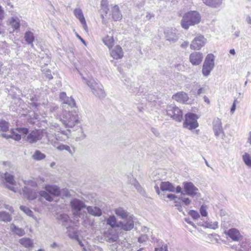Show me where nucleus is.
<instances>
[{
	"label": "nucleus",
	"instance_id": "f257e3e1",
	"mask_svg": "<svg viewBox=\"0 0 251 251\" xmlns=\"http://www.w3.org/2000/svg\"><path fill=\"white\" fill-rule=\"evenodd\" d=\"M201 16L196 11H190L182 17L181 20V25L185 29H188L190 26H193L199 24L201 22Z\"/></svg>",
	"mask_w": 251,
	"mask_h": 251
},
{
	"label": "nucleus",
	"instance_id": "f03ea898",
	"mask_svg": "<svg viewBox=\"0 0 251 251\" xmlns=\"http://www.w3.org/2000/svg\"><path fill=\"white\" fill-rule=\"evenodd\" d=\"M57 119H59L62 124L69 128H73L79 123V117L75 111L68 112L65 110L63 112L62 116H57Z\"/></svg>",
	"mask_w": 251,
	"mask_h": 251
},
{
	"label": "nucleus",
	"instance_id": "7ed1b4c3",
	"mask_svg": "<svg viewBox=\"0 0 251 251\" xmlns=\"http://www.w3.org/2000/svg\"><path fill=\"white\" fill-rule=\"evenodd\" d=\"M85 82L90 88L92 93L97 97L100 98H103L105 96V93L103 90L102 85L96 82L93 79L86 80L84 78Z\"/></svg>",
	"mask_w": 251,
	"mask_h": 251
},
{
	"label": "nucleus",
	"instance_id": "20e7f679",
	"mask_svg": "<svg viewBox=\"0 0 251 251\" xmlns=\"http://www.w3.org/2000/svg\"><path fill=\"white\" fill-rule=\"evenodd\" d=\"M198 118L197 115L195 114L192 113L186 114L183 124V127L189 130L196 128L199 126V124L197 122Z\"/></svg>",
	"mask_w": 251,
	"mask_h": 251
},
{
	"label": "nucleus",
	"instance_id": "39448f33",
	"mask_svg": "<svg viewBox=\"0 0 251 251\" xmlns=\"http://www.w3.org/2000/svg\"><path fill=\"white\" fill-rule=\"evenodd\" d=\"M166 111L167 115L176 122H180L182 120V111L175 105H167Z\"/></svg>",
	"mask_w": 251,
	"mask_h": 251
},
{
	"label": "nucleus",
	"instance_id": "423d86ee",
	"mask_svg": "<svg viewBox=\"0 0 251 251\" xmlns=\"http://www.w3.org/2000/svg\"><path fill=\"white\" fill-rule=\"evenodd\" d=\"M214 56L213 54H208L204 60L202 66V73L203 75L208 76L214 67Z\"/></svg>",
	"mask_w": 251,
	"mask_h": 251
},
{
	"label": "nucleus",
	"instance_id": "0eeeda50",
	"mask_svg": "<svg viewBox=\"0 0 251 251\" xmlns=\"http://www.w3.org/2000/svg\"><path fill=\"white\" fill-rule=\"evenodd\" d=\"M184 190L185 194L193 198H199L200 193L198 192V189L191 182H184L183 183Z\"/></svg>",
	"mask_w": 251,
	"mask_h": 251
},
{
	"label": "nucleus",
	"instance_id": "6e6552de",
	"mask_svg": "<svg viewBox=\"0 0 251 251\" xmlns=\"http://www.w3.org/2000/svg\"><path fill=\"white\" fill-rule=\"evenodd\" d=\"M0 180L4 183H6L11 185L12 186L6 185V187L10 190L15 192H16V190L14 187L16 184V181L13 175L7 172L5 173H0Z\"/></svg>",
	"mask_w": 251,
	"mask_h": 251
},
{
	"label": "nucleus",
	"instance_id": "1a4fd4ad",
	"mask_svg": "<svg viewBox=\"0 0 251 251\" xmlns=\"http://www.w3.org/2000/svg\"><path fill=\"white\" fill-rule=\"evenodd\" d=\"M122 221L118 222V228L124 231L131 230L134 227L133 216L122 219Z\"/></svg>",
	"mask_w": 251,
	"mask_h": 251
},
{
	"label": "nucleus",
	"instance_id": "9d476101",
	"mask_svg": "<svg viewBox=\"0 0 251 251\" xmlns=\"http://www.w3.org/2000/svg\"><path fill=\"white\" fill-rule=\"evenodd\" d=\"M206 42V39L203 35H198L192 41L190 48L194 50H199L205 45Z\"/></svg>",
	"mask_w": 251,
	"mask_h": 251
},
{
	"label": "nucleus",
	"instance_id": "9b49d317",
	"mask_svg": "<svg viewBox=\"0 0 251 251\" xmlns=\"http://www.w3.org/2000/svg\"><path fill=\"white\" fill-rule=\"evenodd\" d=\"M51 126L55 128V130H59L58 133L56 135L57 140L63 141H65L69 138L70 134V130H62L58 128V125L56 123H52Z\"/></svg>",
	"mask_w": 251,
	"mask_h": 251
},
{
	"label": "nucleus",
	"instance_id": "f8f14e48",
	"mask_svg": "<svg viewBox=\"0 0 251 251\" xmlns=\"http://www.w3.org/2000/svg\"><path fill=\"white\" fill-rule=\"evenodd\" d=\"M43 133L40 130L31 131L27 136V140L30 143H34L40 140L43 137Z\"/></svg>",
	"mask_w": 251,
	"mask_h": 251
},
{
	"label": "nucleus",
	"instance_id": "ddd939ff",
	"mask_svg": "<svg viewBox=\"0 0 251 251\" xmlns=\"http://www.w3.org/2000/svg\"><path fill=\"white\" fill-rule=\"evenodd\" d=\"M165 39L170 42H176L178 39V34L175 29L168 28L164 31Z\"/></svg>",
	"mask_w": 251,
	"mask_h": 251
},
{
	"label": "nucleus",
	"instance_id": "4468645a",
	"mask_svg": "<svg viewBox=\"0 0 251 251\" xmlns=\"http://www.w3.org/2000/svg\"><path fill=\"white\" fill-rule=\"evenodd\" d=\"M203 56L200 52H194L189 56L190 62L193 65H199L202 62Z\"/></svg>",
	"mask_w": 251,
	"mask_h": 251
},
{
	"label": "nucleus",
	"instance_id": "2eb2a0df",
	"mask_svg": "<svg viewBox=\"0 0 251 251\" xmlns=\"http://www.w3.org/2000/svg\"><path fill=\"white\" fill-rule=\"evenodd\" d=\"M213 129L215 135L217 137H219L221 134L224 133L222 122L219 118H216L214 119L213 122Z\"/></svg>",
	"mask_w": 251,
	"mask_h": 251
},
{
	"label": "nucleus",
	"instance_id": "dca6fc26",
	"mask_svg": "<svg viewBox=\"0 0 251 251\" xmlns=\"http://www.w3.org/2000/svg\"><path fill=\"white\" fill-rule=\"evenodd\" d=\"M23 191L25 197L29 200H34L39 199V192L30 189L27 186H25L23 189Z\"/></svg>",
	"mask_w": 251,
	"mask_h": 251
},
{
	"label": "nucleus",
	"instance_id": "f3484780",
	"mask_svg": "<svg viewBox=\"0 0 251 251\" xmlns=\"http://www.w3.org/2000/svg\"><path fill=\"white\" fill-rule=\"evenodd\" d=\"M114 228L108 229L104 233V236L106 241L109 242H114L117 240L118 236Z\"/></svg>",
	"mask_w": 251,
	"mask_h": 251
},
{
	"label": "nucleus",
	"instance_id": "a211bd4d",
	"mask_svg": "<svg viewBox=\"0 0 251 251\" xmlns=\"http://www.w3.org/2000/svg\"><path fill=\"white\" fill-rule=\"evenodd\" d=\"M225 233L233 241H238L241 237L239 231L235 228H230Z\"/></svg>",
	"mask_w": 251,
	"mask_h": 251
},
{
	"label": "nucleus",
	"instance_id": "6ab92c4d",
	"mask_svg": "<svg viewBox=\"0 0 251 251\" xmlns=\"http://www.w3.org/2000/svg\"><path fill=\"white\" fill-rule=\"evenodd\" d=\"M74 13L75 17L79 20L84 29L86 31H87L88 27L81 9L80 8H76L74 10Z\"/></svg>",
	"mask_w": 251,
	"mask_h": 251
},
{
	"label": "nucleus",
	"instance_id": "aec40b11",
	"mask_svg": "<svg viewBox=\"0 0 251 251\" xmlns=\"http://www.w3.org/2000/svg\"><path fill=\"white\" fill-rule=\"evenodd\" d=\"M44 189L48 192L51 196L57 197L60 196L61 194L59 187L55 185H46Z\"/></svg>",
	"mask_w": 251,
	"mask_h": 251
},
{
	"label": "nucleus",
	"instance_id": "412c9836",
	"mask_svg": "<svg viewBox=\"0 0 251 251\" xmlns=\"http://www.w3.org/2000/svg\"><path fill=\"white\" fill-rule=\"evenodd\" d=\"M128 182L133 185L136 190L143 196L145 195V191L142 188L139 182L134 178L132 176L129 175L127 176Z\"/></svg>",
	"mask_w": 251,
	"mask_h": 251
},
{
	"label": "nucleus",
	"instance_id": "4be33fe9",
	"mask_svg": "<svg viewBox=\"0 0 251 251\" xmlns=\"http://www.w3.org/2000/svg\"><path fill=\"white\" fill-rule=\"evenodd\" d=\"M70 204L72 208L77 212L86 207L85 203L82 201L77 199H73L70 202Z\"/></svg>",
	"mask_w": 251,
	"mask_h": 251
},
{
	"label": "nucleus",
	"instance_id": "5701e85b",
	"mask_svg": "<svg viewBox=\"0 0 251 251\" xmlns=\"http://www.w3.org/2000/svg\"><path fill=\"white\" fill-rule=\"evenodd\" d=\"M173 99L181 103H186L189 100L188 95L184 92H179L172 96Z\"/></svg>",
	"mask_w": 251,
	"mask_h": 251
},
{
	"label": "nucleus",
	"instance_id": "b1692460",
	"mask_svg": "<svg viewBox=\"0 0 251 251\" xmlns=\"http://www.w3.org/2000/svg\"><path fill=\"white\" fill-rule=\"evenodd\" d=\"M113 34L114 31L113 30H110L109 31L108 34L102 39L103 42L109 49L112 48L114 44Z\"/></svg>",
	"mask_w": 251,
	"mask_h": 251
},
{
	"label": "nucleus",
	"instance_id": "393cba45",
	"mask_svg": "<svg viewBox=\"0 0 251 251\" xmlns=\"http://www.w3.org/2000/svg\"><path fill=\"white\" fill-rule=\"evenodd\" d=\"M111 56L115 59H119L123 56V51L122 48L117 45L112 49L110 52Z\"/></svg>",
	"mask_w": 251,
	"mask_h": 251
},
{
	"label": "nucleus",
	"instance_id": "a878e982",
	"mask_svg": "<svg viewBox=\"0 0 251 251\" xmlns=\"http://www.w3.org/2000/svg\"><path fill=\"white\" fill-rule=\"evenodd\" d=\"M57 219L66 228H68L71 226L72 222L68 215L66 214H60L57 216Z\"/></svg>",
	"mask_w": 251,
	"mask_h": 251
},
{
	"label": "nucleus",
	"instance_id": "bb28decb",
	"mask_svg": "<svg viewBox=\"0 0 251 251\" xmlns=\"http://www.w3.org/2000/svg\"><path fill=\"white\" fill-rule=\"evenodd\" d=\"M114 212L118 217L122 219H126L130 216L126 210L121 207L115 209Z\"/></svg>",
	"mask_w": 251,
	"mask_h": 251
},
{
	"label": "nucleus",
	"instance_id": "cd10ccee",
	"mask_svg": "<svg viewBox=\"0 0 251 251\" xmlns=\"http://www.w3.org/2000/svg\"><path fill=\"white\" fill-rule=\"evenodd\" d=\"M160 190L162 191H168L174 192L175 191V186L169 181L161 182L160 185Z\"/></svg>",
	"mask_w": 251,
	"mask_h": 251
},
{
	"label": "nucleus",
	"instance_id": "c85d7f7f",
	"mask_svg": "<svg viewBox=\"0 0 251 251\" xmlns=\"http://www.w3.org/2000/svg\"><path fill=\"white\" fill-rule=\"evenodd\" d=\"M10 229L13 234H16L19 236H24L25 234L24 229L16 226L14 224L10 225Z\"/></svg>",
	"mask_w": 251,
	"mask_h": 251
},
{
	"label": "nucleus",
	"instance_id": "c756f323",
	"mask_svg": "<svg viewBox=\"0 0 251 251\" xmlns=\"http://www.w3.org/2000/svg\"><path fill=\"white\" fill-rule=\"evenodd\" d=\"M106 223L111 227V228H118V222L116 217L111 215L106 219Z\"/></svg>",
	"mask_w": 251,
	"mask_h": 251
},
{
	"label": "nucleus",
	"instance_id": "7c9ffc66",
	"mask_svg": "<svg viewBox=\"0 0 251 251\" xmlns=\"http://www.w3.org/2000/svg\"><path fill=\"white\" fill-rule=\"evenodd\" d=\"M88 213L94 216H100L102 214L101 210L96 206H88L86 207Z\"/></svg>",
	"mask_w": 251,
	"mask_h": 251
},
{
	"label": "nucleus",
	"instance_id": "2f4dec72",
	"mask_svg": "<svg viewBox=\"0 0 251 251\" xmlns=\"http://www.w3.org/2000/svg\"><path fill=\"white\" fill-rule=\"evenodd\" d=\"M206 5L213 8H217L221 6L223 0H202Z\"/></svg>",
	"mask_w": 251,
	"mask_h": 251
},
{
	"label": "nucleus",
	"instance_id": "473e14b6",
	"mask_svg": "<svg viewBox=\"0 0 251 251\" xmlns=\"http://www.w3.org/2000/svg\"><path fill=\"white\" fill-rule=\"evenodd\" d=\"M42 198H44L46 201L50 202L52 201L53 200L52 196H51L46 190L40 191L39 192V199H38V201H41Z\"/></svg>",
	"mask_w": 251,
	"mask_h": 251
},
{
	"label": "nucleus",
	"instance_id": "72a5a7b5",
	"mask_svg": "<svg viewBox=\"0 0 251 251\" xmlns=\"http://www.w3.org/2000/svg\"><path fill=\"white\" fill-rule=\"evenodd\" d=\"M112 18L114 21H118L122 19V15L120 12L118 5H114L111 10Z\"/></svg>",
	"mask_w": 251,
	"mask_h": 251
},
{
	"label": "nucleus",
	"instance_id": "f704fd0d",
	"mask_svg": "<svg viewBox=\"0 0 251 251\" xmlns=\"http://www.w3.org/2000/svg\"><path fill=\"white\" fill-rule=\"evenodd\" d=\"M19 243L26 248H31L33 247V241L29 238H23L19 240Z\"/></svg>",
	"mask_w": 251,
	"mask_h": 251
},
{
	"label": "nucleus",
	"instance_id": "c9c22d12",
	"mask_svg": "<svg viewBox=\"0 0 251 251\" xmlns=\"http://www.w3.org/2000/svg\"><path fill=\"white\" fill-rule=\"evenodd\" d=\"M191 92L193 95L195 96H199L201 94L205 93V86H201L200 85H197L195 86L194 88L191 90Z\"/></svg>",
	"mask_w": 251,
	"mask_h": 251
},
{
	"label": "nucleus",
	"instance_id": "e433bc0d",
	"mask_svg": "<svg viewBox=\"0 0 251 251\" xmlns=\"http://www.w3.org/2000/svg\"><path fill=\"white\" fill-rule=\"evenodd\" d=\"M45 181V179L43 177H40L37 179V182L32 180H28L25 182V184L26 185V186H32L35 187L37 186V183L40 184Z\"/></svg>",
	"mask_w": 251,
	"mask_h": 251
},
{
	"label": "nucleus",
	"instance_id": "4c0bfd02",
	"mask_svg": "<svg viewBox=\"0 0 251 251\" xmlns=\"http://www.w3.org/2000/svg\"><path fill=\"white\" fill-rule=\"evenodd\" d=\"M9 24L14 30H17L20 27V19L17 17H12L9 20Z\"/></svg>",
	"mask_w": 251,
	"mask_h": 251
},
{
	"label": "nucleus",
	"instance_id": "58836bf2",
	"mask_svg": "<svg viewBox=\"0 0 251 251\" xmlns=\"http://www.w3.org/2000/svg\"><path fill=\"white\" fill-rule=\"evenodd\" d=\"M25 39L27 44H31L32 46H33L32 43L34 40V36L32 32L26 31L25 34Z\"/></svg>",
	"mask_w": 251,
	"mask_h": 251
},
{
	"label": "nucleus",
	"instance_id": "ea45409f",
	"mask_svg": "<svg viewBox=\"0 0 251 251\" xmlns=\"http://www.w3.org/2000/svg\"><path fill=\"white\" fill-rule=\"evenodd\" d=\"M12 217L8 213L4 211L0 212V221L8 222L11 221Z\"/></svg>",
	"mask_w": 251,
	"mask_h": 251
},
{
	"label": "nucleus",
	"instance_id": "a19ab883",
	"mask_svg": "<svg viewBox=\"0 0 251 251\" xmlns=\"http://www.w3.org/2000/svg\"><path fill=\"white\" fill-rule=\"evenodd\" d=\"M63 107L65 106V105H68L71 107H74L75 106V102L74 99L72 97H68L64 101H63Z\"/></svg>",
	"mask_w": 251,
	"mask_h": 251
},
{
	"label": "nucleus",
	"instance_id": "79ce46f5",
	"mask_svg": "<svg viewBox=\"0 0 251 251\" xmlns=\"http://www.w3.org/2000/svg\"><path fill=\"white\" fill-rule=\"evenodd\" d=\"M32 157L34 160H41L44 159L46 157V155L45 154L42 153L40 151L37 150L32 155Z\"/></svg>",
	"mask_w": 251,
	"mask_h": 251
},
{
	"label": "nucleus",
	"instance_id": "37998d69",
	"mask_svg": "<svg viewBox=\"0 0 251 251\" xmlns=\"http://www.w3.org/2000/svg\"><path fill=\"white\" fill-rule=\"evenodd\" d=\"M20 209L24 212L27 215L32 217L35 221H37V218L33 215V212L28 207L25 206H21Z\"/></svg>",
	"mask_w": 251,
	"mask_h": 251
},
{
	"label": "nucleus",
	"instance_id": "c03bdc74",
	"mask_svg": "<svg viewBox=\"0 0 251 251\" xmlns=\"http://www.w3.org/2000/svg\"><path fill=\"white\" fill-rule=\"evenodd\" d=\"M9 124L3 119H0V130L3 132H6L9 129Z\"/></svg>",
	"mask_w": 251,
	"mask_h": 251
},
{
	"label": "nucleus",
	"instance_id": "a18cd8bd",
	"mask_svg": "<svg viewBox=\"0 0 251 251\" xmlns=\"http://www.w3.org/2000/svg\"><path fill=\"white\" fill-rule=\"evenodd\" d=\"M240 251H251V241L242 243Z\"/></svg>",
	"mask_w": 251,
	"mask_h": 251
},
{
	"label": "nucleus",
	"instance_id": "49530a36",
	"mask_svg": "<svg viewBox=\"0 0 251 251\" xmlns=\"http://www.w3.org/2000/svg\"><path fill=\"white\" fill-rule=\"evenodd\" d=\"M245 164L249 167L251 168V157L249 153H245L242 156Z\"/></svg>",
	"mask_w": 251,
	"mask_h": 251
},
{
	"label": "nucleus",
	"instance_id": "de8ad7c7",
	"mask_svg": "<svg viewBox=\"0 0 251 251\" xmlns=\"http://www.w3.org/2000/svg\"><path fill=\"white\" fill-rule=\"evenodd\" d=\"M178 202H177V204L180 203V202H181V203L183 204H184L185 205H188L190 203L191 200L188 198H186L185 197L182 196L180 198H178Z\"/></svg>",
	"mask_w": 251,
	"mask_h": 251
},
{
	"label": "nucleus",
	"instance_id": "09e8293b",
	"mask_svg": "<svg viewBox=\"0 0 251 251\" xmlns=\"http://www.w3.org/2000/svg\"><path fill=\"white\" fill-rule=\"evenodd\" d=\"M206 226L209 228L216 229L219 227L218 223L217 221L208 222L206 223Z\"/></svg>",
	"mask_w": 251,
	"mask_h": 251
},
{
	"label": "nucleus",
	"instance_id": "8fccbe9b",
	"mask_svg": "<svg viewBox=\"0 0 251 251\" xmlns=\"http://www.w3.org/2000/svg\"><path fill=\"white\" fill-rule=\"evenodd\" d=\"M11 137L12 138L14 139L16 141H19L21 139V134L18 132L16 129H12L11 131Z\"/></svg>",
	"mask_w": 251,
	"mask_h": 251
},
{
	"label": "nucleus",
	"instance_id": "3c124183",
	"mask_svg": "<svg viewBox=\"0 0 251 251\" xmlns=\"http://www.w3.org/2000/svg\"><path fill=\"white\" fill-rule=\"evenodd\" d=\"M78 132L80 133V135H78L77 136H76V141H81L85 138L86 136L84 133V132L81 127L79 128V131Z\"/></svg>",
	"mask_w": 251,
	"mask_h": 251
},
{
	"label": "nucleus",
	"instance_id": "603ef678",
	"mask_svg": "<svg viewBox=\"0 0 251 251\" xmlns=\"http://www.w3.org/2000/svg\"><path fill=\"white\" fill-rule=\"evenodd\" d=\"M200 211L202 216L206 217L207 216V206L206 205H201Z\"/></svg>",
	"mask_w": 251,
	"mask_h": 251
},
{
	"label": "nucleus",
	"instance_id": "864d4df0",
	"mask_svg": "<svg viewBox=\"0 0 251 251\" xmlns=\"http://www.w3.org/2000/svg\"><path fill=\"white\" fill-rule=\"evenodd\" d=\"M167 198H169V199H170L171 200H174L175 201V202L176 203V206H179V204H177V202H178V198L175 195L172 194H168L167 195Z\"/></svg>",
	"mask_w": 251,
	"mask_h": 251
},
{
	"label": "nucleus",
	"instance_id": "5fc2aeb1",
	"mask_svg": "<svg viewBox=\"0 0 251 251\" xmlns=\"http://www.w3.org/2000/svg\"><path fill=\"white\" fill-rule=\"evenodd\" d=\"M189 214L194 219H198L200 218V215L199 213L194 210H191L189 212Z\"/></svg>",
	"mask_w": 251,
	"mask_h": 251
},
{
	"label": "nucleus",
	"instance_id": "6e6d98bb",
	"mask_svg": "<svg viewBox=\"0 0 251 251\" xmlns=\"http://www.w3.org/2000/svg\"><path fill=\"white\" fill-rule=\"evenodd\" d=\"M16 130L21 135H26L28 132V129L27 128H17Z\"/></svg>",
	"mask_w": 251,
	"mask_h": 251
},
{
	"label": "nucleus",
	"instance_id": "4d7b16f0",
	"mask_svg": "<svg viewBox=\"0 0 251 251\" xmlns=\"http://www.w3.org/2000/svg\"><path fill=\"white\" fill-rule=\"evenodd\" d=\"M168 251V247L166 244L163 245L160 248H155V251Z\"/></svg>",
	"mask_w": 251,
	"mask_h": 251
},
{
	"label": "nucleus",
	"instance_id": "13d9d810",
	"mask_svg": "<svg viewBox=\"0 0 251 251\" xmlns=\"http://www.w3.org/2000/svg\"><path fill=\"white\" fill-rule=\"evenodd\" d=\"M148 240V237L147 235L146 234L142 235L139 238H138V242L140 243H143L144 242H145Z\"/></svg>",
	"mask_w": 251,
	"mask_h": 251
},
{
	"label": "nucleus",
	"instance_id": "bf43d9fd",
	"mask_svg": "<svg viewBox=\"0 0 251 251\" xmlns=\"http://www.w3.org/2000/svg\"><path fill=\"white\" fill-rule=\"evenodd\" d=\"M5 12L3 8L0 5V20L2 21L4 19Z\"/></svg>",
	"mask_w": 251,
	"mask_h": 251
},
{
	"label": "nucleus",
	"instance_id": "052dcab7",
	"mask_svg": "<svg viewBox=\"0 0 251 251\" xmlns=\"http://www.w3.org/2000/svg\"><path fill=\"white\" fill-rule=\"evenodd\" d=\"M151 131L155 136L158 137L159 136L160 133H159V131L156 128H154V127H151Z\"/></svg>",
	"mask_w": 251,
	"mask_h": 251
},
{
	"label": "nucleus",
	"instance_id": "680f3d73",
	"mask_svg": "<svg viewBox=\"0 0 251 251\" xmlns=\"http://www.w3.org/2000/svg\"><path fill=\"white\" fill-rule=\"evenodd\" d=\"M45 75L47 78L50 80L52 79L53 77L51 74L50 71V70H48L46 71L45 73Z\"/></svg>",
	"mask_w": 251,
	"mask_h": 251
},
{
	"label": "nucleus",
	"instance_id": "e2e57ef3",
	"mask_svg": "<svg viewBox=\"0 0 251 251\" xmlns=\"http://www.w3.org/2000/svg\"><path fill=\"white\" fill-rule=\"evenodd\" d=\"M68 97L67 96L66 93L62 92L60 94V98L63 101L66 99Z\"/></svg>",
	"mask_w": 251,
	"mask_h": 251
},
{
	"label": "nucleus",
	"instance_id": "0e129e2a",
	"mask_svg": "<svg viewBox=\"0 0 251 251\" xmlns=\"http://www.w3.org/2000/svg\"><path fill=\"white\" fill-rule=\"evenodd\" d=\"M236 100H234V101L233 103V104L230 109V112L232 113H233L234 112L235 109H236Z\"/></svg>",
	"mask_w": 251,
	"mask_h": 251
},
{
	"label": "nucleus",
	"instance_id": "69168bd1",
	"mask_svg": "<svg viewBox=\"0 0 251 251\" xmlns=\"http://www.w3.org/2000/svg\"><path fill=\"white\" fill-rule=\"evenodd\" d=\"M65 145L61 144L56 147V149L59 151L65 150Z\"/></svg>",
	"mask_w": 251,
	"mask_h": 251
},
{
	"label": "nucleus",
	"instance_id": "338daca9",
	"mask_svg": "<svg viewBox=\"0 0 251 251\" xmlns=\"http://www.w3.org/2000/svg\"><path fill=\"white\" fill-rule=\"evenodd\" d=\"M154 17V15L153 14L148 13L146 15V18L148 20H150L152 19V18Z\"/></svg>",
	"mask_w": 251,
	"mask_h": 251
},
{
	"label": "nucleus",
	"instance_id": "774afa93",
	"mask_svg": "<svg viewBox=\"0 0 251 251\" xmlns=\"http://www.w3.org/2000/svg\"><path fill=\"white\" fill-rule=\"evenodd\" d=\"M1 136L6 139L12 138L11 133H10V134H7L5 133H3L1 134Z\"/></svg>",
	"mask_w": 251,
	"mask_h": 251
}]
</instances>
